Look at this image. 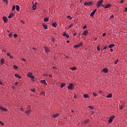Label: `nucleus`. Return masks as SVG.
Returning a JSON list of instances; mask_svg holds the SVG:
<instances>
[{
    "label": "nucleus",
    "mask_w": 127,
    "mask_h": 127,
    "mask_svg": "<svg viewBox=\"0 0 127 127\" xmlns=\"http://www.w3.org/2000/svg\"><path fill=\"white\" fill-rule=\"evenodd\" d=\"M103 49H104V50L107 49V46H105V47L103 48Z\"/></svg>",
    "instance_id": "55"
},
{
    "label": "nucleus",
    "mask_w": 127,
    "mask_h": 127,
    "mask_svg": "<svg viewBox=\"0 0 127 127\" xmlns=\"http://www.w3.org/2000/svg\"><path fill=\"white\" fill-rule=\"evenodd\" d=\"M42 26L44 28V29H47L48 28L47 25H46V24L45 23H43L42 24Z\"/></svg>",
    "instance_id": "16"
},
{
    "label": "nucleus",
    "mask_w": 127,
    "mask_h": 127,
    "mask_svg": "<svg viewBox=\"0 0 127 127\" xmlns=\"http://www.w3.org/2000/svg\"><path fill=\"white\" fill-rule=\"evenodd\" d=\"M13 68H14V69H15V70H16V69H17L18 67L16 65H13Z\"/></svg>",
    "instance_id": "35"
},
{
    "label": "nucleus",
    "mask_w": 127,
    "mask_h": 127,
    "mask_svg": "<svg viewBox=\"0 0 127 127\" xmlns=\"http://www.w3.org/2000/svg\"><path fill=\"white\" fill-rule=\"evenodd\" d=\"M83 45V44L82 43H80V44L78 45H75L74 46V48H79V47H81Z\"/></svg>",
    "instance_id": "6"
},
{
    "label": "nucleus",
    "mask_w": 127,
    "mask_h": 127,
    "mask_svg": "<svg viewBox=\"0 0 127 127\" xmlns=\"http://www.w3.org/2000/svg\"><path fill=\"white\" fill-rule=\"evenodd\" d=\"M8 36H9V37H10V38H11V37H12V33H9V34H8Z\"/></svg>",
    "instance_id": "33"
},
{
    "label": "nucleus",
    "mask_w": 127,
    "mask_h": 127,
    "mask_svg": "<svg viewBox=\"0 0 127 127\" xmlns=\"http://www.w3.org/2000/svg\"><path fill=\"white\" fill-rule=\"evenodd\" d=\"M15 86H17V85H18V82H15Z\"/></svg>",
    "instance_id": "52"
},
{
    "label": "nucleus",
    "mask_w": 127,
    "mask_h": 127,
    "mask_svg": "<svg viewBox=\"0 0 127 127\" xmlns=\"http://www.w3.org/2000/svg\"><path fill=\"white\" fill-rule=\"evenodd\" d=\"M88 108H89V109H91V110H93V109H94V108L92 106H89Z\"/></svg>",
    "instance_id": "47"
},
{
    "label": "nucleus",
    "mask_w": 127,
    "mask_h": 127,
    "mask_svg": "<svg viewBox=\"0 0 127 127\" xmlns=\"http://www.w3.org/2000/svg\"><path fill=\"white\" fill-rule=\"evenodd\" d=\"M88 123H89V120L88 119H86L84 122V124H88Z\"/></svg>",
    "instance_id": "31"
},
{
    "label": "nucleus",
    "mask_w": 127,
    "mask_h": 127,
    "mask_svg": "<svg viewBox=\"0 0 127 127\" xmlns=\"http://www.w3.org/2000/svg\"><path fill=\"white\" fill-rule=\"evenodd\" d=\"M65 86H66V84L64 83H62L61 87V88H64V87H65Z\"/></svg>",
    "instance_id": "29"
},
{
    "label": "nucleus",
    "mask_w": 127,
    "mask_h": 127,
    "mask_svg": "<svg viewBox=\"0 0 127 127\" xmlns=\"http://www.w3.org/2000/svg\"><path fill=\"white\" fill-rule=\"evenodd\" d=\"M125 11H127V7L125 8Z\"/></svg>",
    "instance_id": "63"
},
{
    "label": "nucleus",
    "mask_w": 127,
    "mask_h": 127,
    "mask_svg": "<svg viewBox=\"0 0 127 127\" xmlns=\"http://www.w3.org/2000/svg\"><path fill=\"white\" fill-rule=\"evenodd\" d=\"M63 36L66 37V38H69V36L65 32H64Z\"/></svg>",
    "instance_id": "9"
},
{
    "label": "nucleus",
    "mask_w": 127,
    "mask_h": 127,
    "mask_svg": "<svg viewBox=\"0 0 127 127\" xmlns=\"http://www.w3.org/2000/svg\"><path fill=\"white\" fill-rule=\"evenodd\" d=\"M67 18H69L70 20H71V19H72V17H71V16L68 15L67 16Z\"/></svg>",
    "instance_id": "39"
},
{
    "label": "nucleus",
    "mask_w": 127,
    "mask_h": 127,
    "mask_svg": "<svg viewBox=\"0 0 127 127\" xmlns=\"http://www.w3.org/2000/svg\"><path fill=\"white\" fill-rule=\"evenodd\" d=\"M114 119H115V116H111L108 121L109 124H112V123H113V121H114Z\"/></svg>",
    "instance_id": "4"
},
{
    "label": "nucleus",
    "mask_w": 127,
    "mask_h": 127,
    "mask_svg": "<svg viewBox=\"0 0 127 127\" xmlns=\"http://www.w3.org/2000/svg\"><path fill=\"white\" fill-rule=\"evenodd\" d=\"M22 60L23 61H24V62L26 61V60H25V59H22Z\"/></svg>",
    "instance_id": "61"
},
{
    "label": "nucleus",
    "mask_w": 127,
    "mask_h": 127,
    "mask_svg": "<svg viewBox=\"0 0 127 127\" xmlns=\"http://www.w3.org/2000/svg\"><path fill=\"white\" fill-rule=\"evenodd\" d=\"M44 49L46 53H49L50 52V49L47 47H44Z\"/></svg>",
    "instance_id": "5"
},
{
    "label": "nucleus",
    "mask_w": 127,
    "mask_h": 127,
    "mask_svg": "<svg viewBox=\"0 0 127 127\" xmlns=\"http://www.w3.org/2000/svg\"><path fill=\"white\" fill-rule=\"evenodd\" d=\"M93 2H94L93 1H90L89 2L86 1L83 3V4L85 5V6H86V5H92V4H93Z\"/></svg>",
    "instance_id": "3"
},
{
    "label": "nucleus",
    "mask_w": 127,
    "mask_h": 127,
    "mask_svg": "<svg viewBox=\"0 0 127 127\" xmlns=\"http://www.w3.org/2000/svg\"><path fill=\"white\" fill-rule=\"evenodd\" d=\"M13 16V13H10L9 16H8V18H11Z\"/></svg>",
    "instance_id": "26"
},
{
    "label": "nucleus",
    "mask_w": 127,
    "mask_h": 127,
    "mask_svg": "<svg viewBox=\"0 0 127 127\" xmlns=\"http://www.w3.org/2000/svg\"><path fill=\"white\" fill-rule=\"evenodd\" d=\"M106 33H104L103 34V36L105 37V36H106Z\"/></svg>",
    "instance_id": "54"
},
{
    "label": "nucleus",
    "mask_w": 127,
    "mask_h": 127,
    "mask_svg": "<svg viewBox=\"0 0 127 127\" xmlns=\"http://www.w3.org/2000/svg\"><path fill=\"white\" fill-rule=\"evenodd\" d=\"M65 58H66V59H69V57H68V56H66L65 57Z\"/></svg>",
    "instance_id": "58"
},
{
    "label": "nucleus",
    "mask_w": 127,
    "mask_h": 127,
    "mask_svg": "<svg viewBox=\"0 0 127 127\" xmlns=\"http://www.w3.org/2000/svg\"><path fill=\"white\" fill-rule=\"evenodd\" d=\"M96 11H97V9H95L91 13H90V16H91V17H93V16H94V14H95V13H96Z\"/></svg>",
    "instance_id": "7"
},
{
    "label": "nucleus",
    "mask_w": 127,
    "mask_h": 127,
    "mask_svg": "<svg viewBox=\"0 0 127 127\" xmlns=\"http://www.w3.org/2000/svg\"><path fill=\"white\" fill-rule=\"evenodd\" d=\"M87 33H89V32L87 30H85L83 33L82 34V35H86Z\"/></svg>",
    "instance_id": "18"
},
{
    "label": "nucleus",
    "mask_w": 127,
    "mask_h": 127,
    "mask_svg": "<svg viewBox=\"0 0 127 127\" xmlns=\"http://www.w3.org/2000/svg\"><path fill=\"white\" fill-rule=\"evenodd\" d=\"M14 9H15V5H13L12 10H14Z\"/></svg>",
    "instance_id": "36"
},
{
    "label": "nucleus",
    "mask_w": 127,
    "mask_h": 127,
    "mask_svg": "<svg viewBox=\"0 0 127 127\" xmlns=\"http://www.w3.org/2000/svg\"><path fill=\"white\" fill-rule=\"evenodd\" d=\"M40 95H41V96H45V92H41Z\"/></svg>",
    "instance_id": "32"
},
{
    "label": "nucleus",
    "mask_w": 127,
    "mask_h": 127,
    "mask_svg": "<svg viewBox=\"0 0 127 127\" xmlns=\"http://www.w3.org/2000/svg\"><path fill=\"white\" fill-rule=\"evenodd\" d=\"M52 26L53 27H56V26H57V23H56V22H54L52 24Z\"/></svg>",
    "instance_id": "28"
},
{
    "label": "nucleus",
    "mask_w": 127,
    "mask_h": 127,
    "mask_svg": "<svg viewBox=\"0 0 127 127\" xmlns=\"http://www.w3.org/2000/svg\"><path fill=\"white\" fill-rule=\"evenodd\" d=\"M115 47V44H111L108 46L109 48H112V47Z\"/></svg>",
    "instance_id": "23"
},
{
    "label": "nucleus",
    "mask_w": 127,
    "mask_h": 127,
    "mask_svg": "<svg viewBox=\"0 0 127 127\" xmlns=\"http://www.w3.org/2000/svg\"><path fill=\"white\" fill-rule=\"evenodd\" d=\"M53 118H57L58 117H59V114L58 113H57L56 114L53 115Z\"/></svg>",
    "instance_id": "21"
},
{
    "label": "nucleus",
    "mask_w": 127,
    "mask_h": 127,
    "mask_svg": "<svg viewBox=\"0 0 127 127\" xmlns=\"http://www.w3.org/2000/svg\"><path fill=\"white\" fill-rule=\"evenodd\" d=\"M99 93H100L101 94H102V93H103V91L100 90V91H99Z\"/></svg>",
    "instance_id": "60"
},
{
    "label": "nucleus",
    "mask_w": 127,
    "mask_h": 127,
    "mask_svg": "<svg viewBox=\"0 0 127 127\" xmlns=\"http://www.w3.org/2000/svg\"><path fill=\"white\" fill-rule=\"evenodd\" d=\"M49 77H51V78H52V75L50 74V75H49Z\"/></svg>",
    "instance_id": "62"
},
{
    "label": "nucleus",
    "mask_w": 127,
    "mask_h": 127,
    "mask_svg": "<svg viewBox=\"0 0 127 127\" xmlns=\"http://www.w3.org/2000/svg\"><path fill=\"white\" fill-rule=\"evenodd\" d=\"M110 18H113L114 17V14H112L110 16Z\"/></svg>",
    "instance_id": "53"
},
{
    "label": "nucleus",
    "mask_w": 127,
    "mask_h": 127,
    "mask_svg": "<svg viewBox=\"0 0 127 127\" xmlns=\"http://www.w3.org/2000/svg\"><path fill=\"white\" fill-rule=\"evenodd\" d=\"M102 71L104 72V73H108V72H109V69H108L107 68H105L102 69Z\"/></svg>",
    "instance_id": "13"
},
{
    "label": "nucleus",
    "mask_w": 127,
    "mask_h": 127,
    "mask_svg": "<svg viewBox=\"0 0 127 127\" xmlns=\"http://www.w3.org/2000/svg\"><path fill=\"white\" fill-rule=\"evenodd\" d=\"M53 69H55V72H57L58 71V69L56 68L55 66H53Z\"/></svg>",
    "instance_id": "34"
},
{
    "label": "nucleus",
    "mask_w": 127,
    "mask_h": 127,
    "mask_svg": "<svg viewBox=\"0 0 127 127\" xmlns=\"http://www.w3.org/2000/svg\"><path fill=\"white\" fill-rule=\"evenodd\" d=\"M2 18L4 23H5L6 22H7V20H8L7 17H6V16H3Z\"/></svg>",
    "instance_id": "11"
},
{
    "label": "nucleus",
    "mask_w": 127,
    "mask_h": 127,
    "mask_svg": "<svg viewBox=\"0 0 127 127\" xmlns=\"http://www.w3.org/2000/svg\"><path fill=\"white\" fill-rule=\"evenodd\" d=\"M20 9V7H19V6L18 5H16V10L17 11H19V9Z\"/></svg>",
    "instance_id": "22"
},
{
    "label": "nucleus",
    "mask_w": 127,
    "mask_h": 127,
    "mask_svg": "<svg viewBox=\"0 0 127 127\" xmlns=\"http://www.w3.org/2000/svg\"><path fill=\"white\" fill-rule=\"evenodd\" d=\"M70 69L72 71H75V70H77V68L75 66H73L72 67H70Z\"/></svg>",
    "instance_id": "25"
},
{
    "label": "nucleus",
    "mask_w": 127,
    "mask_h": 127,
    "mask_svg": "<svg viewBox=\"0 0 127 127\" xmlns=\"http://www.w3.org/2000/svg\"><path fill=\"white\" fill-rule=\"evenodd\" d=\"M124 108V106H120V109L121 110H123V109Z\"/></svg>",
    "instance_id": "51"
},
{
    "label": "nucleus",
    "mask_w": 127,
    "mask_h": 127,
    "mask_svg": "<svg viewBox=\"0 0 127 127\" xmlns=\"http://www.w3.org/2000/svg\"><path fill=\"white\" fill-rule=\"evenodd\" d=\"M14 76H15V77H16V78H18L19 79H21V76L20 75H19V74H15Z\"/></svg>",
    "instance_id": "17"
},
{
    "label": "nucleus",
    "mask_w": 127,
    "mask_h": 127,
    "mask_svg": "<svg viewBox=\"0 0 127 127\" xmlns=\"http://www.w3.org/2000/svg\"><path fill=\"white\" fill-rule=\"evenodd\" d=\"M36 4H37V2H36L34 5H33L32 8L34 10H35L36 9Z\"/></svg>",
    "instance_id": "15"
},
{
    "label": "nucleus",
    "mask_w": 127,
    "mask_h": 127,
    "mask_svg": "<svg viewBox=\"0 0 127 127\" xmlns=\"http://www.w3.org/2000/svg\"><path fill=\"white\" fill-rule=\"evenodd\" d=\"M20 110H21V112H24V108H21L20 109Z\"/></svg>",
    "instance_id": "49"
},
{
    "label": "nucleus",
    "mask_w": 127,
    "mask_h": 127,
    "mask_svg": "<svg viewBox=\"0 0 127 127\" xmlns=\"http://www.w3.org/2000/svg\"><path fill=\"white\" fill-rule=\"evenodd\" d=\"M31 92H33V93H34V92H35V89H31Z\"/></svg>",
    "instance_id": "38"
},
{
    "label": "nucleus",
    "mask_w": 127,
    "mask_h": 127,
    "mask_svg": "<svg viewBox=\"0 0 127 127\" xmlns=\"http://www.w3.org/2000/svg\"><path fill=\"white\" fill-rule=\"evenodd\" d=\"M26 115L29 116V114H31V110L27 111L25 112Z\"/></svg>",
    "instance_id": "20"
},
{
    "label": "nucleus",
    "mask_w": 127,
    "mask_h": 127,
    "mask_svg": "<svg viewBox=\"0 0 127 127\" xmlns=\"http://www.w3.org/2000/svg\"><path fill=\"white\" fill-rule=\"evenodd\" d=\"M0 85H2V82L0 80Z\"/></svg>",
    "instance_id": "59"
},
{
    "label": "nucleus",
    "mask_w": 127,
    "mask_h": 127,
    "mask_svg": "<svg viewBox=\"0 0 127 127\" xmlns=\"http://www.w3.org/2000/svg\"><path fill=\"white\" fill-rule=\"evenodd\" d=\"M93 95L94 96V97H97V95L95 92L93 93Z\"/></svg>",
    "instance_id": "43"
},
{
    "label": "nucleus",
    "mask_w": 127,
    "mask_h": 127,
    "mask_svg": "<svg viewBox=\"0 0 127 127\" xmlns=\"http://www.w3.org/2000/svg\"><path fill=\"white\" fill-rule=\"evenodd\" d=\"M9 58H10V59H12L13 58V56H11L10 55V56H9Z\"/></svg>",
    "instance_id": "46"
},
{
    "label": "nucleus",
    "mask_w": 127,
    "mask_h": 127,
    "mask_svg": "<svg viewBox=\"0 0 127 127\" xmlns=\"http://www.w3.org/2000/svg\"><path fill=\"white\" fill-rule=\"evenodd\" d=\"M124 2V0H121L120 1V3H123Z\"/></svg>",
    "instance_id": "57"
},
{
    "label": "nucleus",
    "mask_w": 127,
    "mask_h": 127,
    "mask_svg": "<svg viewBox=\"0 0 127 127\" xmlns=\"http://www.w3.org/2000/svg\"><path fill=\"white\" fill-rule=\"evenodd\" d=\"M110 51L111 52H114V50H113V49H111Z\"/></svg>",
    "instance_id": "56"
},
{
    "label": "nucleus",
    "mask_w": 127,
    "mask_h": 127,
    "mask_svg": "<svg viewBox=\"0 0 127 127\" xmlns=\"http://www.w3.org/2000/svg\"><path fill=\"white\" fill-rule=\"evenodd\" d=\"M103 2H104V0H100L98 1L96 3L97 7H100V6H101V5H102V3H103Z\"/></svg>",
    "instance_id": "2"
},
{
    "label": "nucleus",
    "mask_w": 127,
    "mask_h": 127,
    "mask_svg": "<svg viewBox=\"0 0 127 127\" xmlns=\"http://www.w3.org/2000/svg\"><path fill=\"white\" fill-rule=\"evenodd\" d=\"M0 110H1V111H3V112H7V109L0 106Z\"/></svg>",
    "instance_id": "12"
},
{
    "label": "nucleus",
    "mask_w": 127,
    "mask_h": 127,
    "mask_svg": "<svg viewBox=\"0 0 127 127\" xmlns=\"http://www.w3.org/2000/svg\"><path fill=\"white\" fill-rule=\"evenodd\" d=\"M73 83H69L67 87L68 90H71V89H73Z\"/></svg>",
    "instance_id": "8"
},
{
    "label": "nucleus",
    "mask_w": 127,
    "mask_h": 127,
    "mask_svg": "<svg viewBox=\"0 0 127 127\" xmlns=\"http://www.w3.org/2000/svg\"><path fill=\"white\" fill-rule=\"evenodd\" d=\"M14 38H16L17 37V34H14Z\"/></svg>",
    "instance_id": "41"
},
{
    "label": "nucleus",
    "mask_w": 127,
    "mask_h": 127,
    "mask_svg": "<svg viewBox=\"0 0 127 127\" xmlns=\"http://www.w3.org/2000/svg\"><path fill=\"white\" fill-rule=\"evenodd\" d=\"M40 82L44 84V85H46V86H47V83H46V80L45 79L41 80H40Z\"/></svg>",
    "instance_id": "10"
},
{
    "label": "nucleus",
    "mask_w": 127,
    "mask_h": 127,
    "mask_svg": "<svg viewBox=\"0 0 127 127\" xmlns=\"http://www.w3.org/2000/svg\"><path fill=\"white\" fill-rule=\"evenodd\" d=\"M113 97V94H112V93H110L107 96V98H112Z\"/></svg>",
    "instance_id": "24"
},
{
    "label": "nucleus",
    "mask_w": 127,
    "mask_h": 127,
    "mask_svg": "<svg viewBox=\"0 0 127 127\" xmlns=\"http://www.w3.org/2000/svg\"><path fill=\"white\" fill-rule=\"evenodd\" d=\"M72 26H73V24H70L68 27V28H71V27H72Z\"/></svg>",
    "instance_id": "45"
},
{
    "label": "nucleus",
    "mask_w": 127,
    "mask_h": 127,
    "mask_svg": "<svg viewBox=\"0 0 127 127\" xmlns=\"http://www.w3.org/2000/svg\"><path fill=\"white\" fill-rule=\"evenodd\" d=\"M0 65H3L4 64V60L3 59H1L0 61Z\"/></svg>",
    "instance_id": "14"
},
{
    "label": "nucleus",
    "mask_w": 127,
    "mask_h": 127,
    "mask_svg": "<svg viewBox=\"0 0 127 127\" xmlns=\"http://www.w3.org/2000/svg\"><path fill=\"white\" fill-rule=\"evenodd\" d=\"M83 97L85 98H89V95L88 94H84Z\"/></svg>",
    "instance_id": "27"
},
{
    "label": "nucleus",
    "mask_w": 127,
    "mask_h": 127,
    "mask_svg": "<svg viewBox=\"0 0 127 127\" xmlns=\"http://www.w3.org/2000/svg\"><path fill=\"white\" fill-rule=\"evenodd\" d=\"M7 56H10V53H7L6 54Z\"/></svg>",
    "instance_id": "48"
},
{
    "label": "nucleus",
    "mask_w": 127,
    "mask_h": 127,
    "mask_svg": "<svg viewBox=\"0 0 127 127\" xmlns=\"http://www.w3.org/2000/svg\"><path fill=\"white\" fill-rule=\"evenodd\" d=\"M112 5L111 4H107L106 6L104 7V8H109V7H111Z\"/></svg>",
    "instance_id": "19"
},
{
    "label": "nucleus",
    "mask_w": 127,
    "mask_h": 127,
    "mask_svg": "<svg viewBox=\"0 0 127 127\" xmlns=\"http://www.w3.org/2000/svg\"><path fill=\"white\" fill-rule=\"evenodd\" d=\"M3 0V1L4 2H6V4H7V3H8V2H7V0Z\"/></svg>",
    "instance_id": "44"
},
{
    "label": "nucleus",
    "mask_w": 127,
    "mask_h": 127,
    "mask_svg": "<svg viewBox=\"0 0 127 127\" xmlns=\"http://www.w3.org/2000/svg\"><path fill=\"white\" fill-rule=\"evenodd\" d=\"M44 76H48V74H44Z\"/></svg>",
    "instance_id": "64"
},
{
    "label": "nucleus",
    "mask_w": 127,
    "mask_h": 127,
    "mask_svg": "<svg viewBox=\"0 0 127 127\" xmlns=\"http://www.w3.org/2000/svg\"><path fill=\"white\" fill-rule=\"evenodd\" d=\"M48 20H49V19L48 18H45L44 19V21L45 22H47V21H48Z\"/></svg>",
    "instance_id": "30"
},
{
    "label": "nucleus",
    "mask_w": 127,
    "mask_h": 127,
    "mask_svg": "<svg viewBox=\"0 0 127 127\" xmlns=\"http://www.w3.org/2000/svg\"><path fill=\"white\" fill-rule=\"evenodd\" d=\"M27 76L29 77V78H31V79H34L35 77L33 76V73L31 72H29L27 74Z\"/></svg>",
    "instance_id": "1"
},
{
    "label": "nucleus",
    "mask_w": 127,
    "mask_h": 127,
    "mask_svg": "<svg viewBox=\"0 0 127 127\" xmlns=\"http://www.w3.org/2000/svg\"><path fill=\"white\" fill-rule=\"evenodd\" d=\"M83 29H86V28H87V26L86 25H84V26H83Z\"/></svg>",
    "instance_id": "50"
},
{
    "label": "nucleus",
    "mask_w": 127,
    "mask_h": 127,
    "mask_svg": "<svg viewBox=\"0 0 127 127\" xmlns=\"http://www.w3.org/2000/svg\"><path fill=\"white\" fill-rule=\"evenodd\" d=\"M97 49L98 51H100V46H97Z\"/></svg>",
    "instance_id": "42"
},
{
    "label": "nucleus",
    "mask_w": 127,
    "mask_h": 127,
    "mask_svg": "<svg viewBox=\"0 0 127 127\" xmlns=\"http://www.w3.org/2000/svg\"><path fill=\"white\" fill-rule=\"evenodd\" d=\"M118 62H119V59H117V60L115 62V64H118Z\"/></svg>",
    "instance_id": "37"
},
{
    "label": "nucleus",
    "mask_w": 127,
    "mask_h": 127,
    "mask_svg": "<svg viewBox=\"0 0 127 127\" xmlns=\"http://www.w3.org/2000/svg\"><path fill=\"white\" fill-rule=\"evenodd\" d=\"M0 124L1 125V126H4V124H3V123H2V122L0 121Z\"/></svg>",
    "instance_id": "40"
}]
</instances>
